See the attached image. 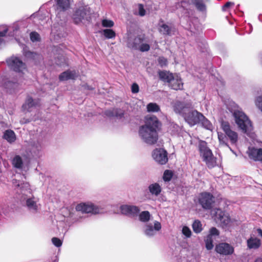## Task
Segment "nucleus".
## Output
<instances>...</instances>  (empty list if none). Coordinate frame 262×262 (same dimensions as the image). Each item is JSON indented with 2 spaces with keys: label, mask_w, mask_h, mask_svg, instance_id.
Instances as JSON below:
<instances>
[{
  "label": "nucleus",
  "mask_w": 262,
  "mask_h": 262,
  "mask_svg": "<svg viewBox=\"0 0 262 262\" xmlns=\"http://www.w3.org/2000/svg\"><path fill=\"white\" fill-rule=\"evenodd\" d=\"M38 99H34L31 96H28L22 106V108L25 112H31L38 105Z\"/></svg>",
  "instance_id": "20"
},
{
  "label": "nucleus",
  "mask_w": 262,
  "mask_h": 262,
  "mask_svg": "<svg viewBox=\"0 0 262 262\" xmlns=\"http://www.w3.org/2000/svg\"><path fill=\"white\" fill-rule=\"evenodd\" d=\"M260 245V241L257 238L250 237L247 240V246L249 249H257Z\"/></svg>",
  "instance_id": "31"
},
{
  "label": "nucleus",
  "mask_w": 262,
  "mask_h": 262,
  "mask_svg": "<svg viewBox=\"0 0 262 262\" xmlns=\"http://www.w3.org/2000/svg\"><path fill=\"white\" fill-rule=\"evenodd\" d=\"M168 85L171 88V89L178 90L182 89L183 83L180 78L177 77L174 78L173 77Z\"/></svg>",
  "instance_id": "29"
},
{
  "label": "nucleus",
  "mask_w": 262,
  "mask_h": 262,
  "mask_svg": "<svg viewBox=\"0 0 262 262\" xmlns=\"http://www.w3.org/2000/svg\"><path fill=\"white\" fill-rule=\"evenodd\" d=\"M20 155H15L11 160L13 167L17 169L22 170L26 166L30 163V159L24 156V150H22Z\"/></svg>",
  "instance_id": "12"
},
{
  "label": "nucleus",
  "mask_w": 262,
  "mask_h": 262,
  "mask_svg": "<svg viewBox=\"0 0 262 262\" xmlns=\"http://www.w3.org/2000/svg\"><path fill=\"white\" fill-rule=\"evenodd\" d=\"M161 125L160 122L156 116L147 117L145 124L139 127V137L147 144H155L158 139V132Z\"/></svg>",
  "instance_id": "2"
},
{
  "label": "nucleus",
  "mask_w": 262,
  "mask_h": 262,
  "mask_svg": "<svg viewBox=\"0 0 262 262\" xmlns=\"http://www.w3.org/2000/svg\"><path fill=\"white\" fill-rule=\"evenodd\" d=\"M256 231L258 235L262 237V230L260 228H258Z\"/></svg>",
  "instance_id": "58"
},
{
  "label": "nucleus",
  "mask_w": 262,
  "mask_h": 262,
  "mask_svg": "<svg viewBox=\"0 0 262 262\" xmlns=\"http://www.w3.org/2000/svg\"><path fill=\"white\" fill-rule=\"evenodd\" d=\"M8 68L17 73H24L27 70V66L18 57L12 55L6 59Z\"/></svg>",
  "instance_id": "8"
},
{
  "label": "nucleus",
  "mask_w": 262,
  "mask_h": 262,
  "mask_svg": "<svg viewBox=\"0 0 262 262\" xmlns=\"http://www.w3.org/2000/svg\"><path fill=\"white\" fill-rule=\"evenodd\" d=\"M147 110L148 112H158L160 108L156 103H149L147 105Z\"/></svg>",
  "instance_id": "39"
},
{
  "label": "nucleus",
  "mask_w": 262,
  "mask_h": 262,
  "mask_svg": "<svg viewBox=\"0 0 262 262\" xmlns=\"http://www.w3.org/2000/svg\"><path fill=\"white\" fill-rule=\"evenodd\" d=\"M202 117L203 118H200V122L202 126L207 129H211L212 125L211 122L203 114Z\"/></svg>",
  "instance_id": "38"
},
{
  "label": "nucleus",
  "mask_w": 262,
  "mask_h": 262,
  "mask_svg": "<svg viewBox=\"0 0 262 262\" xmlns=\"http://www.w3.org/2000/svg\"><path fill=\"white\" fill-rule=\"evenodd\" d=\"M76 210L82 213L98 214L100 212V209L92 203H81L76 205Z\"/></svg>",
  "instance_id": "14"
},
{
  "label": "nucleus",
  "mask_w": 262,
  "mask_h": 262,
  "mask_svg": "<svg viewBox=\"0 0 262 262\" xmlns=\"http://www.w3.org/2000/svg\"><path fill=\"white\" fill-rule=\"evenodd\" d=\"M218 139L221 145L228 147L232 153L236 154L235 151L229 146L228 143V138L226 134L218 133Z\"/></svg>",
  "instance_id": "32"
},
{
  "label": "nucleus",
  "mask_w": 262,
  "mask_h": 262,
  "mask_svg": "<svg viewBox=\"0 0 262 262\" xmlns=\"http://www.w3.org/2000/svg\"><path fill=\"white\" fill-rule=\"evenodd\" d=\"M10 211L11 209L9 207L4 206L2 208V211L0 212V214L2 215V213H3L5 215H7Z\"/></svg>",
  "instance_id": "52"
},
{
  "label": "nucleus",
  "mask_w": 262,
  "mask_h": 262,
  "mask_svg": "<svg viewBox=\"0 0 262 262\" xmlns=\"http://www.w3.org/2000/svg\"><path fill=\"white\" fill-rule=\"evenodd\" d=\"M15 178H17V177H18V176H15Z\"/></svg>",
  "instance_id": "64"
},
{
  "label": "nucleus",
  "mask_w": 262,
  "mask_h": 262,
  "mask_svg": "<svg viewBox=\"0 0 262 262\" xmlns=\"http://www.w3.org/2000/svg\"><path fill=\"white\" fill-rule=\"evenodd\" d=\"M182 233L187 238L191 235V231L187 226H184L182 228Z\"/></svg>",
  "instance_id": "48"
},
{
  "label": "nucleus",
  "mask_w": 262,
  "mask_h": 262,
  "mask_svg": "<svg viewBox=\"0 0 262 262\" xmlns=\"http://www.w3.org/2000/svg\"><path fill=\"white\" fill-rule=\"evenodd\" d=\"M114 25V23L113 21L111 20H108L107 19H104L102 20V26L103 27L106 28H111L113 27Z\"/></svg>",
  "instance_id": "44"
},
{
  "label": "nucleus",
  "mask_w": 262,
  "mask_h": 262,
  "mask_svg": "<svg viewBox=\"0 0 262 262\" xmlns=\"http://www.w3.org/2000/svg\"><path fill=\"white\" fill-rule=\"evenodd\" d=\"M53 244L57 247H60L62 245V241L57 237H53L52 238Z\"/></svg>",
  "instance_id": "50"
},
{
  "label": "nucleus",
  "mask_w": 262,
  "mask_h": 262,
  "mask_svg": "<svg viewBox=\"0 0 262 262\" xmlns=\"http://www.w3.org/2000/svg\"><path fill=\"white\" fill-rule=\"evenodd\" d=\"M22 150H24V156L30 160L31 158H39L41 155V146L38 142L31 144L25 149Z\"/></svg>",
  "instance_id": "11"
},
{
  "label": "nucleus",
  "mask_w": 262,
  "mask_h": 262,
  "mask_svg": "<svg viewBox=\"0 0 262 262\" xmlns=\"http://www.w3.org/2000/svg\"><path fill=\"white\" fill-rule=\"evenodd\" d=\"M3 138L10 144L14 143L16 139L14 132L11 129L6 130L4 133Z\"/></svg>",
  "instance_id": "27"
},
{
  "label": "nucleus",
  "mask_w": 262,
  "mask_h": 262,
  "mask_svg": "<svg viewBox=\"0 0 262 262\" xmlns=\"http://www.w3.org/2000/svg\"><path fill=\"white\" fill-rule=\"evenodd\" d=\"M225 134L227 136V137L229 139L230 142L232 144H236L238 139V135L237 134L232 130H231L226 133Z\"/></svg>",
  "instance_id": "35"
},
{
  "label": "nucleus",
  "mask_w": 262,
  "mask_h": 262,
  "mask_svg": "<svg viewBox=\"0 0 262 262\" xmlns=\"http://www.w3.org/2000/svg\"><path fill=\"white\" fill-rule=\"evenodd\" d=\"M234 5V3L231 2H227L222 8L223 11H225L227 10L228 8H229L231 5Z\"/></svg>",
  "instance_id": "56"
},
{
  "label": "nucleus",
  "mask_w": 262,
  "mask_h": 262,
  "mask_svg": "<svg viewBox=\"0 0 262 262\" xmlns=\"http://www.w3.org/2000/svg\"><path fill=\"white\" fill-rule=\"evenodd\" d=\"M185 121L191 126L200 122V118H203L202 114L196 110L189 111L183 115Z\"/></svg>",
  "instance_id": "15"
},
{
  "label": "nucleus",
  "mask_w": 262,
  "mask_h": 262,
  "mask_svg": "<svg viewBox=\"0 0 262 262\" xmlns=\"http://www.w3.org/2000/svg\"><path fill=\"white\" fill-rule=\"evenodd\" d=\"M173 177V172L170 170H166L163 175V179L165 182H169Z\"/></svg>",
  "instance_id": "41"
},
{
  "label": "nucleus",
  "mask_w": 262,
  "mask_h": 262,
  "mask_svg": "<svg viewBox=\"0 0 262 262\" xmlns=\"http://www.w3.org/2000/svg\"><path fill=\"white\" fill-rule=\"evenodd\" d=\"M255 104L256 106L262 112V96L258 97L255 101Z\"/></svg>",
  "instance_id": "51"
},
{
  "label": "nucleus",
  "mask_w": 262,
  "mask_h": 262,
  "mask_svg": "<svg viewBox=\"0 0 262 262\" xmlns=\"http://www.w3.org/2000/svg\"><path fill=\"white\" fill-rule=\"evenodd\" d=\"M83 86L84 87V88L85 89H86V90H93L94 89V88L92 86H91V85H89L87 84H85L83 85Z\"/></svg>",
  "instance_id": "57"
},
{
  "label": "nucleus",
  "mask_w": 262,
  "mask_h": 262,
  "mask_svg": "<svg viewBox=\"0 0 262 262\" xmlns=\"http://www.w3.org/2000/svg\"><path fill=\"white\" fill-rule=\"evenodd\" d=\"M53 262H58V260L57 259H55V260H53Z\"/></svg>",
  "instance_id": "62"
},
{
  "label": "nucleus",
  "mask_w": 262,
  "mask_h": 262,
  "mask_svg": "<svg viewBox=\"0 0 262 262\" xmlns=\"http://www.w3.org/2000/svg\"><path fill=\"white\" fill-rule=\"evenodd\" d=\"M40 18L38 15L34 13L26 20L13 24L12 26L8 27L9 36H21L28 33L31 30L30 29H28V27H29L28 24L30 23L31 21H33L35 24H37V21Z\"/></svg>",
  "instance_id": "3"
},
{
  "label": "nucleus",
  "mask_w": 262,
  "mask_h": 262,
  "mask_svg": "<svg viewBox=\"0 0 262 262\" xmlns=\"http://www.w3.org/2000/svg\"><path fill=\"white\" fill-rule=\"evenodd\" d=\"M235 123L243 132L247 133L252 129V123L248 117L242 111L236 110L233 113Z\"/></svg>",
  "instance_id": "7"
},
{
  "label": "nucleus",
  "mask_w": 262,
  "mask_h": 262,
  "mask_svg": "<svg viewBox=\"0 0 262 262\" xmlns=\"http://www.w3.org/2000/svg\"><path fill=\"white\" fill-rule=\"evenodd\" d=\"M158 62H159V64L161 67H164V66H166L167 63V61L166 59H165L164 57H159L158 59Z\"/></svg>",
  "instance_id": "55"
},
{
  "label": "nucleus",
  "mask_w": 262,
  "mask_h": 262,
  "mask_svg": "<svg viewBox=\"0 0 262 262\" xmlns=\"http://www.w3.org/2000/svg\"><path fill=\"white\" fill-rule=\"evenodd\" d=\"M199 149L203 161L209 168H212L216 165V158L212 154V151L207 146V143L204 141H200Z\"/></svg>",
  "instance_id": "6"
},
{
  "label": "nucleus",
  "mask_w": 262,
  "mask_h": 262,
  "mask_svg": "<svg viewBox=\"0 0 262 262\" xmlns=\"http://www.w3.org/2000/svg\"><path fill=\"white\" fill-rule=\"evenodd\" d=\"M15 178H17V177H18V176H15Z\"/></svg>",
  "instance_id": "63"
},
{
  "label": "nucleus",
  "mask_w": 262,
  "mask_h": 262,
  "mask_svg": "<svg viewBox=\"0 0 262 262\" xmlns=\"http://www.w3.org/2000/svg\"><path fill=\"white\" fill-rule=\"evenodd\" d=\"M261 16H262V14H259V15H258V20H259L260 21H261V22H262V19H261Z\"/></svg>",
  "instance_id": "60"
},
{
  "label": "nucleus",
  "mask_w": 262,
  "mask_h": 262,
  "mask_svg": "<svg viewBox=\"0 0 262 262\" xmlns=\"http://www.w3.org/2000/svg\"><path fill=\"white\" fill-rule=\"evenodd\" d=\"M162 228L161 224L157 221L146 223L143 227L144 234L149 238L154 237Z\"/></svg>",
  "instance_id": "10"
},
{
  "label": "nucleus",
  "mask_w": 262,
  "mask_h": 262,
  "mask_svg": "<svg viewBox=\"0 0 262 262\" xmlns=\"http://www.w3.org/2000/svg\"><path fill=\"white\" fill-rule=\"evenodd\" d=\"M221 127L225 133L232 130L229 122L227 121H222L221 123Z\"/></svg>",
  "instance_id": "45"
},
{
  "label": "nucleus",
  "mask_w": 262,
  "mask_h": 262,
  "mask_svg": "<svg viewBox=\"0 0 262 262\" xmlns=\"http://www.w3.org/2000/svg\"><path fill=\"white\" fill-rule=\"evenodd\" d=\"M7 32L9 33V28L7 26H0V37L5 36Z\"/></svg>",
  "instance_id": "46"
},
{
  "label": "nucleus",
  "mask_w": 262,
  "mask_h": 262,
  "mask_svg": "<svg viewBox=\"0 0 262 262\" xmlns=\"http://www.w3.org/2000/svg\"><path fill=\"white\" fill-rule=\"evenodd\" d=\"M18 86H19V84L17 82H13L9 81L7 84V87L8 88H11L10 90V93L15 92L16 91L17 88H18Z\"/></svg>",
  "instance_id": "43"
},
{
  "label": "nucleus",
  "mask_w": 262,
  "mask_h": 262,
  "mask_svg": "<svg viewBox=\"0 0 262 262\" xmlns=\"http://www.w3.org/2000/svg\"><path fill=\"white\" fill-rule=\"evenodd\" d=\"M220 232L215 227H212L209 230V233L207 235L210 237L219 235Z\"/></svg>",
  "instance_id": "47"
},
{
  "label": "nucleus",
  "mask_w": 262,
  "mask_h": 262,
  "mask_svg": "<svg viewBox=\"0 0 262 262\" xmlns=\"http://www.w3.org/2000/svg\"><path fill=\"white\" fill-rule=\"evenodd\" d=\"M127 46L130 49L139 50L142 52H147L150 49V46L145 34H140L135 37H128Z\"/></svg>",
  "instance_id": "4"
},
{
  "label": "nucleus",
  "mask_w": 262,
  "mask_h": 262,
  "mask_svg": "<svg viewBox=\"0 0 262 262\" xmlns=\"http://www.w3.org/2000/svg\"><path fill=\"white\" fill-rule=\"evenodd\" d=\"M212 214L213 215L215 220L216 222H220L223 227L227 226L230 222L229 215L220 208H215L212 210Z\"/></svg>",
  "instance_id": "16"
},
{
  "label": "nucleus",
  "mask_w": 262,
  "mask_h": 262,
  "mask_svg": "<svg viewBox=\"0 0 262 262\" xmlns=\"http://www.w3.org/2000/svg\"><path fill=\"white\" fill-rule=\"evenodd\" d=\"M79 76V72L76 70H67L61 73L59 76V79L61 81L68 80H75Z\"/></svg>",
  "instance_id": "21"
},
{
  "label": "nucleus",
  "mask_w": 262,
  "mask_h": 262,
  "mask_svg": "<svg viewBox=\"0 0 262 262\" xmlns=\"http://www.w3.org/2000/svg\"><path fill=\"white\" fill-rule=\"evenodd\" d=\"M12 185L16 193L18 194L17 198L21 204L27 207L30 212L37 213L40 206L39 199L31 194L29 184L14 179L12 180Z\"/></svg>",
  "instance_id": "1"
},
{
  "label": "nucleus",
  "mask_w": 262,
  "mask_h": 262,
  "mask_svg": "<svg viewBox=\"0 0 262 262\" xmlns=\"http://www.w3.org/2000/svg\"><path fill=\"white\" fill-rule=\"evenodd\" d=\"M146 11L142 4L139 5V15L143 16L145 15Z\"/></svg>",
  "instance_id": "53"
},
{
  "label": "nucleus",
  "mask_w": 262,
  "mask_h": 262,
  "mask_svg": "<svg viewBox=\"0 0 262 262\" xmlns=\"http://www.w3.org/2000/svg\"><path fill=\"white\" fill-rule=\"evenodd\" d=\"M104 114L109 117H116L121 119L124 117V112L120 108H112L106 110Z\"/></svg>",
  "instance_id": "25"
},
{
  "label": "nucleus",
  "mask_w": 262,
  "mask_h": 262,
  "mask_svg": "<svg viewBox=\"0 0 262 262\" xmlns=\"http://www.w3.org/2000/svg\"><path fill=\"white\" fill-rule=\"evenodd\" d=\"M132 92L134 94L137 93L139 91V85L136 83H134L131 87Z\"/></svg>",
  "instance_id": "54"
},
{
  "label": "nucleus",
  "mask_w": 262,
  "mask_h": 262,
  "mask_svg": "<svg viewBox=\"0 0 262 262\" xmlns=\"http://www.w3.org/2000/svg\"><path fill=\"white\" fill-rule=\"evenodd\" d=\"M159 32L166 36H172L175 34L176 29L174 25L169 22H165L162 19H160L158 24Z\"/></svg>",
  "instance_id": "9"
},
{
  "label": "nucleus",
  "mask_w": 262,
  "mask_h": 262,
  "mask_svg": "<svg viewBox=\"0 0 262 262\" xmlns=\"http://www.w3.org/2000/svg\"><path fill=\"white\" fill-rule=\"evenodd\" d=\"M159 79L164 82L169 83L173 76L171 73L166 71H159L158 72Z\"/></svg>",
  "instance_id": "30"
},
{
  "label": "nucleus",
  "mask_w": 262,
  "mask_h": 262,
  "mask_svg": "<svg viewBox=\"0 0 262 262\" xmlns=\"http://www.w3.org/2000/svg\"><path fill=\"white\" fill-rule=\"evenodd\" d=\"M56 63L59 66H64L66 64V60L63 56H60L59 58L56 60Z\"/></svg>",
  "instance_id": "49"
},
{
  "label": "nucleus",
  "mask_w": 262,
  "mask_h": 262,
  "mask_svg": "<svg viewBox=\"0 0 262 262\" xmlns=\"http://www.w3.org/2000/svg\"><path fill=\"white\" fill-rule=\"evenodd\" d=\"M216 252L225 255H231L234 252V248L229 244L222 243L217 245L215 247Z\"/></svg>",
  "instance_id": "19"
},
{
  "label": "nucleus",
  "mask_w": 262,
  "mask_h": 262,
  "mask_svg": "<svg viewBox=\"0 0 262 262\" xmlns=\"http://www.w3.org/2000/svg\"><path fill=\"white\" fill-rule=\"evenodd\" d=\"M199 202L203 209L209 210L214 203V198L209 192H203L199 196Z\"/></svg>",
  "instance_id": "13"
},
{
  "label": "nucleus",
  "mask_w": 262,
  "mask_h": 262,
  "mask_svg": "<svg viewBox=\"0 0 262 262\" xmlns=\"http://www.w3.org/2000/svg\"><path fill=\"white\" fill-rule=\"evenodd\" d=\"M213 239L212 237L207 235L205 238V247L207 250H211L213 248Z\"/></svg>",
  "instance_id": "40"
},
{
  "label": "nucleus",
  "mask_w": 262,
  "mask_h": 262,
  "mask_svg": "<svg viewBox=\"0 0 262 262\" xmlns=\"http://www.w3.org/2000/svg\"><path fill=\"white\" fill-rule=\"evenodd\" d=\"M149 193L155 196H158L161 192L162 188L158 183L150 184L148 187Z\"/></svg>",
  "instance_id": "28"
},
{
  "label": "nucleus",
  "mask_w": 262,
  "mask_h": 262,
  "mask_svg": "<svg viewBox=\"0 0 262 262\" xmlns=\"http://www.w3.org/2000/svg\"><path fill=\"white\" fill-rule=\"evenodd\" d=\"M17 176H18V177H24V178H25V175H24V174L21 175V174H18L17 175Z\"/></svg>",
  "instance_id": "61"
},
{
  "label": "nucleus",
  "mask_w": 262,
  "mask_h": 262,
  "mask_svg": "<svg viewBox=\"0 0 262 262\" xmlns=\"http://www.w3.org/2000/svg\"><path fill=\"white\" fill-rule=\"evenodd\" d=\"M152 156L154 159L161 165L165 164L168 161L167 152L163 148H156L154 150Z\"/></svg>",
  "instance_id": "17"
},
{
  "label": "nucleus",
  "mask_w": 262,
  "mask_h": 262,
  "mask_svg": "<svg viewBox=\"0 0 262 262\" xmlns=\"http://www.w3.org/2000/svg\"><path fill=\"white\" fill-rule=\"evenodd\" d=\"M30 38L33 42L40 41L41 39L40 35L35 31H32L30 33Z\"/></svg>",
  "instance_id": "42"
},
{
  "label": "nucleus",
  "mask_w": 262,
  "mask_h": 262,
  "mask_svg": "<svg viewBox=\"0 0 262 262\" xmlns=\"http://www.w3.org/2000/svg\"><path fill=\"white\" fill-rule=\"evenodd\" d=\"M254 262H262V258H257Z\"/></svg>",
  "instance_id": "59"
},
{
  "label": "nucleus",
  "mask_w": 262,
  "mask_h": 262,
  "mask_svg": "<svg viewBox=\"0 0 262 262\" xmlns=\"http://www.w3.org/2000/svg\"><path fill=\"white\" fill-rule=\"evenodd\" d=\"M91 8L88 5H83L76 8L72 15L73 23L79 25L84 22H90L91 20Z\"/></svg>",
  "instance_id": "5"
},
{
  "label": "nucleus",
  "mask_w": 262,
  "mask_h": 262,
  "mask_svg": "<svg viewBox=\"0 0 262 262\" xmlns=\"http://www.w3.org/2000/svg\"><path fill=\"white\" fill-rule=\"evenodd\" d=\"M188 107H189L188 104L179 101H176L173 105L174 112L182 115L183 117V115L186 113Z\"/></svg>",
  "instance_id": "22"
},
{
  "label": "nucleus",
  "mask_w": 262,
  "mask_h": 262,
  "mask_svg": "<svg viewBox=\"0 0 262 262\" xmlns=\"http://www.w3.org/2000/svg\"><path fill=\"white\" fill-rule=\"evenodd\" d=\"M139 216V220L142 222L147 223H149L151 217V215L148 211H143L141 213L139 212L138 215Z\"/></svg>",
  "instance_id": "34"
},
{
  "label": "nucleus",
  "mask_w": 262,
  "mask_h": 262,
  "mask_svg": "<svg viewBox=\"0 0 262 262\" xmlns=\"http://www.w3.org/2000/svg\"><path fill=\"white\" fill-rule=\"evenodd\" d=\"M120 211L123 214L134 217L138 216L140 210L138 206L135 205H123L120 206Z\"/></svg>",
  "instance_id": "18"
},
{
  "label": "nucleus",
  "mask_w": 262,
  "mask_h": 262,
  "mask_svg": "<svg viewBox=\"0 0 262 262\" xmlns=\"http://www.w3.org/2000/svg\"><path fill=\"white\" fill-rule=\"evenodd\" d=\"M249 157L254 161H262V148L249 149Z\"/></svg>",
  "instance_id": "26"
},
{
  "label": "nucleus",
  "mask_w": 262,
  "mask_h": 262,
  "mask_svg": "<svg viewBox=\"0 0 262 262\" xmlns=\"http://www.w3.org/2000/svg\"><path fill=\"white\" fill-rule=\"evenodd\" d=\"M192 4L198 11L202 12H206V6L203 0H192Z\"/></svg>",
  "instance_id": "33"
},
{
  "label": "nucleus",
  "mask_w": 262,
  "mask_h": 262,
  "mask_svg": "<svg viewBox=\"0 0 262 262\" xmlns=\"http://www.w3.org/2000/svg\"><path fill=\"white\" fill-rule=\"evenodd\" d=\"M102 33L106 39H113L116 37L115 32L111 29H103Z\"/></svg>",
  "instance_id": "36"
},
{
  "label": "nucleus",
  "mask_w": 262,
  "mask_h": 262,
  "mask_svg": "<svg viewBox=\"0 0 262 262\" xmlns=\"http://www.w3.org/2000/svg\"><path fill=\"white\" fill-rule=\"evenodd\" d=\"M57 10L59 11L57 16H59V12H64L70 7V0H56Z\"/></svg>",
  "instance_id": "24"
},
{
  "label": "nucleus",
  "mask_w": 262,
  "mask_h": 262,
  "mask_svg": "<svg viewBox=\"0 0 262 262\" xmlns=\"http://www.w3.org/2000/svg\"><path fill=\"white\" fill-rule=\"evenodd\" d=\"M24 55L28 59L32 60L35 64H37L42 59V57L40 54L30 51H25Z\"/></svg>",
  "instance_id": "23"
},
{
  "label": "nucleus",
  "mask_w": 262,
  "mask_h": 262,
  "mask_svg": "<svg viewBox=\"0 0 262 262\" xmlns=\"http://www.w3.org/2000/svg\"><path fill=\"white\" fill-rule=\"evenodd\" d=\"M192 229L193 231L196 233H200L202 230V225L199 220H195L192 224Z\"/></svg>",
  "instance_id": "37"
}]
</instances>
